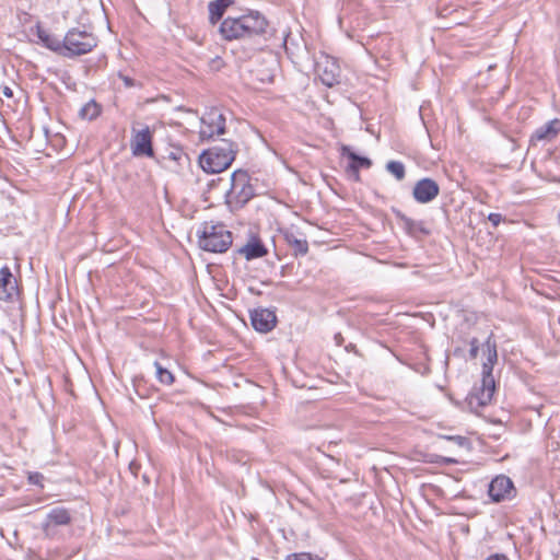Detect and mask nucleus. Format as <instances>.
<instances>
[{
  "mask_svg": "<svg viewBox=\"0 0 560 560\" xmlns=\"http://www.w3.org/2000/svg\"><path fill=\"white\" fill-rule=\"evenodd\" d=\"M442 438L454 442L459 447L468 448L470 446L469 439L462 435H443Z\"/></svg>",
  "mask_w": 560,
  "mask_h": 560,
  "instance_id": "bb28decb",
  "label": "nucleus"
},
{
  "mask_svg": "<svg viewBox=\"0 0 560 560\" xmlns=\"http://www.w3.org/2000/svg\"><path fill=\"white\" fill-rule=\"evenodd\" d=\"M386 171L390 173L398 182H401L406 176V168L400 161H389L386 164Z\"/></svg>",
  "mask_w": 560,
  "mask_h": 560,
  "instance_id": "b1692460",
  "label": "nucleus"
},
{
  "mask_svg": "<svg viewBox=\"0 0 560 560\" xmlns=\"http://www.w3.org/2000/svg\"><path fill=\"white\" fill-rule=\"evenodd\" d=\"M394 213L400 226H402L407 234L416 236L419 233L424 235H428L430 233L429 229L427 228L423 221L413 220L404 214L401 211H394Z\"/></svg>",
  "mask_w": 560,
  "mask_h": 560,
  "instance_id": "f3484780",
  "label": "nucleus"
},
{
  "mask_svg": "<svg viewBox=\"0 0 560 560\" xmlns=\"http://www.w3.org/2000/svg\"><path fill=\"white\" fill-rule=\"evenodd\" d=\"M71 522V514L69 510L66 508H54L51 509L46 517V522L44 524V532L46 535L50 534L51 526H62L68 525Z\"/></svg>",
  "mask_w": 560,
  "mask_h": 560,
  "instance_id": "dca6fc26",
  "label": "nucleus"
},
{
  "mask_svg": "<svg viewBox=\"0 0 560 560\" xmlns=\"http://www.w3.org/2000/svg\"><path fill=\"white\" fill-rule=\"evenodd\" d=\"M514 486L512 480L504 476L495 477L489 485L488 494L494 502H500L511 498Z\"/></svg>",
  "mask_w": 560,
  "mask_h": 560,
  "instance_id": "f8f14e48",
  "label": "nucleus"
},
{
  "mask_svg": "<svg viewBox=\"0 0 560 560\" xmlns=\"http://www.w3.org/2000/svg\"><path fill=\"white\" fill-rule=\"evenodd\" d=\"M43 480H44V476L40 472H31L28 475V481L32 485L43 487Z\"/></svg>",
  "mask_w": 560,
  "mask_h": 560,
  "instance_id": "cd10ccee",
  "label": "nucleus"
},
{
  "mask_svg": "<svg viewBox=\"0 0 560 560\" xmlns=\"http://www.w3.org/2000/svg\"><path fill=\"white\" fill-rule=\"evenodd\" d=\"M255 196L247 171L236 170L231 175V186L225 192V203L231 210H240Z\"/></svg>",
  "mask_w": 560,
  "mask_h": 560,
  "instance_id": "20e7f679",
  "label": "nucleus"
},
{
  "mask_svg": "<svg viewBox=\"0 0 560 560\" xmlns=\"http://www.w3.org/2000/svg\"><path fill=\"white\" fill-rule=\"evenodd\" d=\"M439 194V184L430 177L419 179L412 189V197L419 203H429L434 200Z\"/></svg>",
  "mask_w": 560,
  "mask_h": 560,
  "instance_id": "6e6552de",
  "label": "nucleus"
},
{
  "mask_svg": "<svg viewBox=\"0 0 560 560\" xmlns=\"http://www.w3.org/2000/svg\"><path fill=\"white\" fill-rule=\"evenodd\" d=\"M97 37L92 32L73 27L62 39L61 56L73 58L89 54L97 46Z\"/></svg>",
  "mask_w": 560,
  "mask_h": 560,
  "instance_id": "39448f33",
  "label": "nucleus"
},
{
  "mask_svg": "<svg viewBox=\"0 0 560 560\" xmlns=\"http://www.w3.org/2000/svg\"><path fill=\"white\" fill-rule=\"evenodd\" d=\"M238 253L243 255L246 260H253L266 256L268 249L258 237L252 236L248 242L238 249Z\"/></svg>",
  "mask_w": 560,
  "mask_h": 560,
  "instance_id": "a211bd4d",
  "label": "nucleus"
},
{
  "mask_svg": "<svg viewBox=\"0 0 560 560\" xmlns=\"http://www.w3.org/2000/svg\"><path fill=\"white\" fill-rule=\"evenodd\" d=\"M486 346L488 349V360L482 364V384L480 388V393L478 396L479 405L486 406L488 405L494 393L495 384L494 378L492 376V366L497 360V349L495 343H491L490 338L486 341Z\"/></svg>",
  "mask_w": 560,
  "mask_h": 560,
  "instance_id": "423d86ee",
  "label": "nucleus"
},
{
  "mask_svg": "<svg viewBox=\"0 0 560 560\" xmlns=\"http://www.w3.org/2000/svg\"><path fill=\"white\" fill-rule=\"evenodd\" d=\"M488 220L492 223L493 226H498L503 221V217L501 213L492 212L488 215Z\"/></svg>",
  "mask_w": 560,
  "mask_h": 560,
  "instance_id": "c756f323",
  "label": "nucleus"
},
{
  "mask_svg": "<svg viewBox=\"0 0 560 560\" xmlns=\"http://www.w3.org/2000/svg\"><path fill=\"white\" fill-rule=\"evenodd\" d=\"M153 365L155 368L158 381L163 385L171 386L175 381L173 373L170 370L163 368L162 364L158 361H155Z\"/></svg>",
  "mask_w": 560,
  "mask_h": 560,
  "instance_id": "4be33fe9",
  "label": "nucleus"
},
{
  "mask_svg": "<svg viewBox=\"0 0 560 560\" xmlns=\"http://www.w3.org/2000/svg\"><path fill=\"white\" fill-rule=\"evenodd\" d=\"M200 248L211 253H225L232 245V233L222 223L203 222L198 231Z\"/></svg>",
  "mask_w": 560,
  "mask_h": 560,
  "instance_id": "7ed1b4c3",
  "label": "nucleus"
},
{
  "mask_svg": "<svg viewBox=\"0 0 560 560\" xmlns=\"http://www.w3.org/2000/svg\"><path fill=\"white\" fill-rule=\"evenodd\" d=\"M18 295L16 279L10 268L4 266L0 269V300L12 301Z\"/></svg>",
  "mask_w": 560,
  "mask_h": 560,
  "instance_id": "4468645a",
  "label": "nucleus"
},
{
  "mask_svg": "<svg viewBox=\"0 0 560 560\" xmlns=\"http://www.w3.org/2000/svg\"><path fill=\"white\" fill-rule=\"evenodd\" d=\"M250 322L255 330L266 334L276 327L277 316L273 311L259 307L250 312Z\"/></svg>",
  "mask_w": 560,
  "mask_h": 560,
  "instance_id": "9d476101",
  "label": "nucleus"
},
{
  "mask_svg": "<svg viewBox=\"0 0 560 560\" xmlns=\"http://www.w3.org/2000/svg\"><path fill=\"white\" fill-rule=\"evenodd\" d=\"M167 159L172 161L183 162V161H189L188 155L184 152L182 148H173L168 154Z\"/></svg>",
  "mask_w": 560,
  "mask_h": 560,
  "instance_id": "393cba45",
  "label": "nucleus"
},
{
  "mask_svg": "<svg viewBox=\"0 0 560 560\" xmlns=\"http://www.w3.org/2000/svg\"><path fill=\"white\" fill-rule=\"evenodd\" d=\"M199 136L201 140H210L225 133V116L218 107L209 108L200 121Z\"/></svg>",
  "mask_w": 560,
  "mask_h": 560,
  "instance_id": "0eeeda50",
  "label": "nucleus"
},
{
  "mask_svg": "<svg viewBox=\"0 0 560 560\" xmlns=\"http://www.w3.org/2000/svg\"><path fill=\"white\" fill-rule=\"evenodd\" d=\"M238 147L235 142L222 139L199 155L200 167L209 174L221 173L234 162Z\"/></svg>",
  "mask_w": 560,
  "mask_h": 560,
  "instance_id": "f03ea898",
  "label": "nucleus"
},
{
  "mask_svg": "<svg viewBox=\"0 0 560 560\" xmlns=\"http://www.w3.org/2000/svg\"><path fill=\"white\" fill-rule=\"evenodd\" d=\"M284 560H324L323 558L312 555L310 552L291 553Z\"/></svg>",
  "mask_w": 560,
  "mask_h": 560,
  "instance_id": "a878e982",
  "label": "nucleus"
},
{
  "mask_svg": "<svg viewBox=\"0 0 560 560\" xmlns=\"http://www.w3.org/2000/svg\"><path fill=\"white\" fill-rule=\"evenodd\" d=\"M1 91H2V94H3L5 97H8V98L13 97V90H12L10 86H8V85H3V86L1 88Z\"/></svg>",
  "mask_w": 560,
  "mask_h": 560,
  "instance_id": "2f4dec72",
  "label": "nucleus"
},
{
  "mask_svg": "<svg viewBox=\"0 0 560 560\" xmlns=\"http://www.w3.org/2000/svg\"><path fill=\"white\" fill-rule=\"evenodd\" d=\"M131 151L135 156H152V133L149 127L137 131L131 139Z\"/></svg>",
  "mask_w": 560,
  "mask_h": 560,
  "instance_id": "9b49d317",
  "label": "nucleus"
},
{
  "mask_svg": "<svg viewBox=\"0 0 560 560\" xmlns=\"http://www.w3.org/2000/svg\"><path fill=\"white\" fill-rule=\"evenodd\" d=\"M316 73L319 77L323 84L326 86H334L339 83L340 69L337 62L329 58L324 57L323 60L316 63Z\"/></svg>",
  "mask_w": 560,
  "mask_h": 560,
  "instance_id": "1a4fd4ad",
  "label": "nucleus"
},
{
  "mask_svg": "<svg viewBox=\"0 0 560 560\" xmlns=\"http://www.w3.org/2000/svg\"><path fill=\"white\" fill-rule=\"evenodd\" d=\"M560 132V119L555 118L538 127L530 137V143L535 145L537 142H550L555 140Z\"/></svg>",
  "mask_w": 560,
  "mask_h": 560,
  "instance_id": "ddd939ff",
  "label": "nucleus"
},
{
  "mask_svg": "<svg viewBox=\"0 0 560 560\" xmlns=\"http://www.w3.org/2000/svg\"><path fill=\"white\" fill-rule=\"evenodd\" d=\"M287 244L293 249L295 256H304L308 252V243L302 234L294 228H288L282 231Z\"/></svg>",
  "mask_w": 560,
  "mask_h": 560,
  "instance_id": "2eb2a0df",
  "label": "nucleus"
},
{
  "mask_svg": "<svg viewBox=\"0 0 560 560\" xmlns=\"http://www.w3.org/2000/svg\"><path fill=\"white\" fill-rule=\"evenodd\" d=\"M79 114L81 118L92 120L101 114V108L94 101H91L82 106Z\"/></svg>",
  "mask_w": 560,
  "mask_h": 560,
  "instance_id": "5701e85b",
  "label": "nucleus"
},
{
  "mask_svg": "<svg viewBox=\"0 0 560 560\" xmlns=\"http://www.w3.org/2000/svg\"><path fill=\"white\" fill-rule=\"evenodd\" d=\"M233 3V0H213L208 4L209 22L214 25L223 16L225 10Z\"/></svg>",
  "mask_w": 560,
  "mask_h": 560,
  "instance_id": "aec40b11",
  "label": "nucleus"
},
{
  "mask_svg": "<svg viewBox=\"0 0 560 560\" xmlns=\"http://www.w3.org/2000/svg\"><path fill=\"white\" fill-rule=\"evenodd\" d=\"M36 34L40 43L48 49L61 55L62 40L51 35L48 31L44 30L40 25L36 26Z\"/></svg>",
  "mask_w": 560,
  "mask_h": 560,
  "instance_id": "412c9836",
  "label": "nucleus"
},
{
  "mask_svg": "<svg viewBox=\"0 0 560 560\" xmlns=\"http://www.w3.org/2000/svg\"><path fill=\"white\" fill-rule=\"evenodd\" d=\"M342 155L348 156L351 160V163L348 166V170L355 174V177L359 178V170L360 168H369L372 165L370 159L360 156L348 147L342 148Z\"/></svg>",
  "mask_w": 560,
  "mask_h": 560,
  "instance_id": "6ab92c4d",
  "label": "nucleus"
},
{
  "mask_svg": "<svg viewBox=\"0 0 560 560\" xmlns=\"http://www.w3.org/2000/svg\"><path fill=\"white\" fill-rule=\"evenodd\" d=\"M118 77L124 82L126 88H133L136 85L135 80L131 79L130 77L125 75L121 72L118 73Z\"/></svg>",
  "mask_w": 560,
  "mask_h": 560,
  "instance_id": "7c9ffc66",
  "label": "nucleus"
},
{
  "mask_svg": "<svg viewBox=\"0 0 560 560\" xmlns=\"http://www.w3.org/2000/svg\"><path fill=\"white\" fill-rule=\"evenodd\" d=\"M479 352V342L477 338L470 340L469 355L471 359H476Z\"/></svg>",
  "mask_w": 560,
  "mask_h": 560,
  "instance_id": "c85d7f7f",
  "label": "nucleus"
},
{
  "mask_svg": "<svg viewBox=\"0 0 560 560\" xmlns=\"http://www.w3.org/2000/svg\"><path fill=\"white\" fill-rule=\"evenodd\" d=\"M268 30L267 19L256 10L240 16H226L219 26L221 37L229 42L265 37Z\"/></svg>",
  "mask_w": 560,
  "mask_h": 560,
  "instance_id": "f257e3e1",
  "label": "nucleus"
},
{
  "mask_svg": "<svg viewBox=\"0 0 560 560\" xmlns=\"http://www.w3.org/2000/svg\"><path fill=\"white\" fill-rule=\"evenodd\" d=\"M486 560H510L503 553H494L486 558Z\"/></svg>",
  "mask_w": 560,
  "mask_h": 560,
  "instance_id": "473e14b6",
  "label": "nucleus"
}]
</instances>
